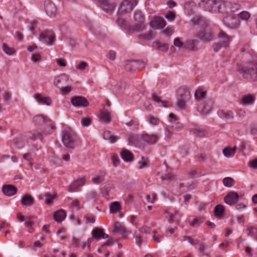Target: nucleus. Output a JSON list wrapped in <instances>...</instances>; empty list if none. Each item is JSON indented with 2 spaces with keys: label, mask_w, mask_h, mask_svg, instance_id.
Wrapping results in <instances>:
<instances>
[{
  "label": "nucleus",
  "mask_w": 257,
  "mask_h": 257,
  "mask_svg": "<svg viewBox=\"0 0 257 257\" xmlns=\"http://www.w3.org/2000/svg\"><path fill=\"white\" fill-rule=\"evenodd\" d=\"M236 70L244 78L257 81V63H250L246 65L238 64Z\"/></svg>",
  "instance_id": "f257e3e1"
},
{
  "label": "nucleus",
  "mask_w": 257,
  "mask_h": 257,
  "mask_svg": "<svg viewBox=\"0 0 257 257\" xmlns=\"http://www.w3.org/2000/svg\"><path fill=\"white\" fill-rule=\"evenodd\" d=\"M33 122L36 125L39 126L44 125L46 127L44 135L51 134L55 130V126L54 123L47 117L41 115H38L33 118Z\"/></svg>",
  "instance_id": "f03ea898"
},
{
  "label": "nucleus",
  "mask_w": 257,
  "mask_h": 257,
  "mask_svg": "<svg viewBox=\"0 0 257 257\" xmlns=\"http://www.w3.org/2000/svg\"><path fill=\"white\" fill-rule=\"evenodd\" d=\"M76 135L74 131L69 127H65L62 132V142L67 148H74Z\"/></svg>",
  "instance_id": "7ed1b4c3"
},
{
  "label": "nucleus",
  "mask_w": 257,
  "mask_h": 257,
  "mask_svg": "<svg viewBox=\"0 0 257 257\" xmlns=\"http://www.w3.org/2000/svg\"><path fill=\"white\" fill-rule=\"evenodd\" d=\"M198 5L205 11L217 12L220 9L221 1L220 0H201Z\"/></svg>",
  "instance_id": "20e7f679"
},
{
  "label": "nucleus",
  "mask_w": 257,
  "mask_h": 257,
  "mask_svg": "<svg viewBox=\"0 0 257 257\" xmlns=\"http://www.w3.org/2000/svg\"><path fill=\"white\" fill-rule=\"evenodd\" d=\"M39 40L48 46H52L56 41V37L52 31L45 30L41 33Z\"/></svg>",
  "instance_id": "39448f33"
},
{
  "label": "nucleus",
  "mask_w": 257,
  "mask_h": 257,
  "mask_svg": "<svg viewBox=\"0 0 257 257\" xmlns=\"http://www.w3.org/2000/svg\"><path fill=\"white\" fill-rule=\"evenodd\" d=\"M179 95L177 97V105L180 109H185L186 103L191 98L190 91L187 88H185L182 92L181 90H179Z\"/></svg>",
  "instance_id": "423d86ee"
},
{
  "label": "nucleus",
  "mask_w": 257,
  "mask_h": 257,
  "mask_svg": "<svg viewBox=\"0 0 257 257\" xmlns=\"http://www.w3.org/2000/svg\"><path fill=\"white\" fill-rule=\"evenodd\" d=\"M160 134L159 133H147L145 132L142 133V140L143 143H146L148 145L156 144L160 138Z\"/></svg>",
  "instance_id": "0eeeda50"
},
{
  "label": "nucleus",
  "mask_w": 257,
  "mask_h": 257,
  "mask_svg": "<svg viewBox=\"0 0 257 257\" xmlns=\"http://www.w3.org/2000/svg\"><path fill=\"white\" fill-rule=\"evenodd\" d=\"M218 38H225V41L218 43H214L213 45V49L215 52H217L222 47L226 48L228 47L231 41V38L222 31L219 33Z\"/></svg>",
  "instance_id": "6e6552de"
},
{
  "label": "nucleus",
  "mask_w": 257,
  "mask_h": 257,
  "mask_svg": "<svg viewBox=\"0 0 257 257\" xmlns=\"http://www.w3.org/2000/svg\"><path fill=\"white\" fill-rule=\"evenodd\" d=\"M127 139L130 145L140 148L143 147V141L142 140V134L140 135H136L130 133L127 135Z\"/></svg>",
  "instance_id": "1a4fd4ad"
},
{
  "label": "nucleus",
  "mask_w": 257,
  "mask_h": 257,
  "mask_svg": "<svg viewBox=\"0 0 257 257\" xmlns=\"http://www.w3.org/2000/svg\"><path fill=\"white\" fill-rule=\"evenodd\" d=\"M137 4V0H125L124 1L119 8V12L121 14L122 13H127L131 12L134 7Z\"/></svg>",
  "instance_id": "9d476101"
},
{
  "label": "nucleus",
  "mask_w": 257,
  "mask_h": 257,
  "mask_svg": "<svg viewBox=\"0 0 257 257\" xmlns=\"http://www.w3.org/2000/svg\"><path fill=\"white\" fill-rule=\"evenodd\" d=\"M72 104L76 107H86L88 106V100L81 96H74L71 98Z\"/></svg>",
  "instance_id": "9b49d317"
},
{
  "label": "nucleus",
  "mask_w": 257,
  "mask_h": 257,
  "mask_svg": "<svg viewBox=\"0 0 257 257\" xmlns=\"http://www.w3.org/2000/svg\"><path fill=\"white\" fill-rule=\"evenodd\" d=\"M46 13L50 17H54L56 14L57 9L54 3L50 0L45 1L44 4Z\"/></svg>",
  "instance_id": "f8f14e48"
},
{
  "label": "nucleus",
  "mask_w": 257,
  "mask_h": 257,
  "mask_svg": "<svg viewBox=\"0 0 257 257\" xmlns=\"http://www.w3.org/2000/svg\"><path fill=\"white\" fill-rule=\"evenodd\" d=\"M150 25L152 28L157 30L164 28L166 23L163 18L156 17L150 22Z\"/></svg>",
  "instance_id": "ddd939ff"
},
{
  "label": "nucleus",
  "mask_w": 257,
  "mask_h": 257,
  "mask_svg": "<svg viewBox=\"0 0 257 257\" xmlns=\"http://www.w3.org/2000/svg\"><path fill=\"white\" fill-rule=\"evenodd\" d=\"M239 199V196L234 191L228 192L224 197L225 202L230 205L235 204Z\"/></svg>",
  "instance_id": "4468645a"
},
{
  "label": "nucleus",
  "mask_w": 257,
  "mask_h": 257,
  "mask_svg": "<svg viewBox=\"0 0 257 257\" xmlns=\"http://www.w3.org/2000/svg\"><path fill=\"white\" fill-rule=\"evenodd\" d=\"M86 179L82 177L77 180L74 181L68 187L67 190L69 192H73L76 191L78 189L85 184Z\"/></svg>",
  "instance_id": "2eb2a0df"
},
{
  "label": "nucleus",
  "mask_w": 257,
  "mask_h": 257,
  "mask_svg": "<svg viewBox=\"0 0 257 257\" xmlns=\"http://www.w3.org/2000/svg\"><path fill=\"white\" fill-rule=\"evenodd\" d=\"M197 37L205 42H210L213 39V34L210 31L204 29L201 30L197 35Z\"/></svg>",
  "instance_id": "dca6fc26"
},
{
  "label": "nucleus",
  "mask_w": 257,
  "mask_h": 257,
  "mask_svg": "<svg viewBox=\"0 0 257 257\" xmlns=\"http://www.w3.org/2000/svg\"><path fill=\"white\" fill-rule=\"evenodd\" d=\"M91 235L93 238L97 240L108 237V235L105 233L101 228L98 227H95L92 230Z\"/></svg>",
  "instance_id": "f3484780"
},
{
  "label": "nucleus",
  "mask_w": 257,
  "mask_h": 257,
  "mask_svg": "<svg viewBox=\"0 0 257 257\" xmlns=\"http://www.w3.org/2000/svg\"><path fill=\"white\" fill-rule=\"evenodd\" d=\"M190 131L194 136L198 137H205L208 134L205 129L198 126H193L190 128Z\"/></svg>",
  "instance_id": "a211bd4d"
},
{
  "label": "nucleus",
  "mask_w": 257,
  "mask_h": 257,
  "mask_svg": "<svg viewBox=\"0 0 257 257\" xmlns=\"http://www.w3.org/2000/svg\"><path fill=\"white\" fill-rule=\"evenodd\" d=\"M141 64L142 63L139 61L126 60L124 62L123 67L126 71H131L136 70Z\"/></svg>",
  "instance_id": "6ab92c4d"
},
{
  "label": "nucleus",
  "mask_w": 257,
  "mask_h": 257,
  "mask_svg": "<svg viewBox=\"0 0 257 257\" xmlns=\"http://www.w3.org/2000/svg\"><path fill=\"white\" fill-rule=\"evenodd\" d=\"M34 97L35 100L41 104L50 105L52 102L51 99L49 97L43 96L39 93L35 94Z\"/></svg>",
  "instance_id": "aec40b11"
},
{
  "label": "nucleus",
  "mask_w": 257,
  "mask_h": 257,
  "mask_svg": "<svg viewBox=\"0 0 257 257\" xmlns=\"http://www.w3.org/2000/svg\"><path fill=\"white\" fill-rule=\"evenodd\" d=\"M192 22L193 24L198 25L200 26H206L209 24V20L206 18L199 16H194L192 18Z\"/></svg>",
  "instance_id": "412c9836"
},
{
  "label": "nucleus",
  "mask_w": 257,
  "mask_h": 257,
  "mask_svg": "<svg viewBox=\"0 0 257 257\" xmlns=\"http://www.w3.org/2000/svg\"><path fill=\"white\" fill-rule=\"evenodd\" d=\"M2 191L5 195L11 196L16 194L17 189L13 185H7L3 186Z\"/></svg>",
  "instance_id": "4be33fe9"
},
{
  "label": "nucleus",
  "mask_w": 257,
  "mask_h": 257,
  "mask_svg": "<svg viewBox=\"0 0 257 257\" xmlns=\"http://www.w3.org/2000/svg\"><path fill=\"white\" fill-rule=\"evenodd\" d=\"M218 115L221 118L228 120H232L234 118V113L231 110H219Z\"/></svg>",
  "instance_id": "5701e85b"
},
{
  "label": "nucleus",
  "mask_w": 257,
  "mask_h": 257,
  "mask_svg": "<svg viewBox=\"0 0 257 257\" xmlns=\"http://www.w3.org/2000/svg\"><path fill=\"white\" fill-rule=\"evenodd\" d=\"M69 76L65 73H62L56 76L53 82L54 85L56 87H59V84L62 82L66 83L69 80Z\"/></svg>",
  "instance_id": "b1692460"
},
{
  "label": "nucleus",
  "mask_w": 257,
  "mask_h": 257,
  "mask_svg": "<svg viewBox=\"0 0 257 257\" xmlns=\"http://www.w3.org/2000/svg\"><path fill=\"white\" fill-rule=\"evenodd\" d=\"M120 155L122 160L126 162H132L134 160L133 154L128 150L123 149L121 151Z\"/></svg>",
  "instance_id": "393cba45"
},
{
  "label": "nucleus",
  "mask_w": 257,
  "mask_h": 257,
  "mask_svg": "<svg viewBox=\"0 0 257 257\" xmlns=\"http://www.w3.org/2000/svg\"><path fill=\"white\" fill-rule=\"evenodd\" d=\"M198 42L195 40H190L187 41L185 44V47L192 51H197L198 50Z\"/></svg>",
  "instance_id": "a878e982"
},
{
  "label": "nucleus",
  "mask_w": 257,
  "mask_h": 257,
  "mask_svg": "<svg viewBox=\"0 0 257 257\" xmlns=\"http://www.w3.org/2000/svg\"><path fill=\"white\" fill-rule=\"evenodd\" d=\"M34 198L30 195H24L21 198V204L24 206H31L34 203Z\"/></svg>",
  "instance_id": "bb28decb"
},
{
  "label": "nucleus",
  "mask_w": 257,
  "mask_h": 257,
  "mask_svg": "<svg viewBox=\"0 0 257 257\" xmlns=\"http://www.w3.org/2000/svg\"><path fill=\"white\" fill-rule=\"evenodd\" d=\"M102 137L104 140H108L110 143H114L118 140L117 136L112 135L110 132L108 131L103 132Z\"/></svg>",
  "instance_id": "cd10ccee"
},
{
  "label": "nucleus",
  "mask_w": 257,
  "mask_h": 257,
  "mask_svg": "<svg viewBox=\"0 0 257 257\" xmlns=\"http://www.w3.org/2000/svg\"><path fill=\"white\" fill-rule=\"evenodd\" d=\"M66 216L65 211L62 209L57 211L54 214L53 217L58 222H62L64 220Z\"/></svg>",
  "instance_id": "c85d7f7f"
},
{
  "label": "nucleus",
  "mask_w": 257,
  "mask_h": 257,
  "mask_svg": "<svg viewBox=\"0 0 257 257\" xmlns=\"http://www.w3.org/2000/svg\"><path fill=\"white\" fill-rule=\"evenodd\" d=\"M165 213L167 214L166 218L168 219L169 222L172 223L174 222H177L178 220L177 217L178 215L179 216V212L178 211H175L174 213H172L167 210H165Z\"/></svg>",
  "instance_id": "c756f323"
},
{
  "label": "nucleus",
  "mask_w": 257,
  "mask_h": 257,
  "mask_svg": "<svg viewBox=\"0 0 257 257\" xmlns=\"http://www.w3.org/2000/svg\"><path fill=\"white\" fill-rule=\"evenodd\" d=\"M118 26L123 30L129 31L131 30V25L123 18L118 17L116 20Z\"/></svg>",
  "instance_id": "7c9ffc66"
},
{
  "label": "nucleus",
  "mask_w": 257,
  "mask_h": 257,
  "mask_svg": "<svg viewBox=\"0 0 257 257\" xmlns=\"http://www.w3.org/2000/svg\"><path fill=\"white\" fill-rule=\"evenodd\" d=\"M105 173L100 172L98 175H96L92 178V182L95 184H99L105 180Z\"/></svg>",
  "instance_id": "2f4dec72"
},
{
  "label": "nucleus",
  "mask_w": 257,
  "mask_h": 257,
  "mask_svg": "<svg viewBox=\"0 0 257 257\" xmlns=\"http://www.w3.org/2000/svg\"><path fill=\"white\" fill-rule=\"evenodd\" d=\"M214 212L216 217L221 218L224 214V206L221 204L216 205L214 208Z\"/></svg>",
  "instance_id": "473e14b6"
},
{
  "label": "nucleus",
  "mask_w": 257,
  "mask_h": 257,
  "mask_svg": "<svg viewBox=\"0 0 257 257\" xmlns=\"http://www.w3.org/2000/svg\"><path fill=\"white\" fill-rule=\"evenodd\" d=\"M146 25L144 22L136 23L133 26H131V30L129 31L139 32L143 31L145 28Z\"/></svg>",
  "instance_id": "72a5a7b5"
},
{
  "label": "nucleus",
  "mask_w": 257,
  "mask_h": 257,
  "mask_svg": "<svg viewBox=\"0 0 257 257\" xmlns=\"http://www.w3.org/2000/svg\"><path fill=\"white\" fill-rule=\"evenodd\" d=\"M113 231L120 234H124L126 232V229L121 223L116 222L113 226Z\"/></svg>",
  "instance_id": "f704fd0d"
},
{
  "label": "nucleus",
  "mask_w": 257,
  "mask_h": 257,
  "mask_svg": "<svg viewBox=\"0 0 257 257\" xmlns=\"http://www.w3.org/2000/svg\"><path fill=\"white\" fill-rule=\"evenodd\" d=\"M154 44L156 48L160 51L166 52L169 49V45L167 44L162 43L159 41H155Z\"/></svg>",
  "instance_id": "c9c22d12"
},
{
  "label": "nucleus",
  "mask_w": 257,
  "mask_h": 257,
  "mask_svg": "<svg viewBox=\"0 0 257 257\" xmlns=\"http://www.w3.org/2000/svg\"><path fill=\"white\" fill-rule=\"evenodd\" d=\"M121 209L120 204L118 202H113L109 204V211L112 214H115L119 211Z\"/></svg>",
  "instance_id": "e433bc0d"
},
{
  "label": "nucleus",
  "mask_w": 257,
  "mask_h": 257,
  "mask_svg": "<svg viewBox=\"0 0 257 257\" xmlns=\"http://www.w3.org/2000/svg\"><path fill=\"white\" fill-rule=\"evenodd\" d=\"M146 119L150 124L153 126L158 125L161 122L159 118L152 115H148Z\"/></svg>",
  "instance_id": "4c0bfd02"
},
{
  "label": "nucleus",
  "mask_w": 257,
  "mask_h": 257,
  "mask_svg": "<svg viewBox=\"0 0 257 257\" xmlns=\"http://www.w3.org/2000/svg\"><path fill=\"white\" fill-rule=\"evenodd\" d=\"M246 230L248 231V235L253 237L257 240V226H246Z\"/></svg>",
  "instance_id": "58836bf2"
},
{
  "label": "nucleus",
  "mask_w": 257,
  "mask_h": 257,
  "mask_svg": "<svg viewBox=\"0 0 257 257\" xmlns=\"http://www.w3.org/2000/svg\"><path fill=\"white\" fill-rule=\"evenodd\" d=\"M254 101V98L252 96L248 95L242 97L240 103L244 105H247L252 104Z\"/></svg>",
  "instance_id": "ea45409f"
},
{
  "label": "nucleus",
  "mask_w": 257,
  "mask_h": 257,
  "mask_svg": "<svg viewBox=\"0 0 257 257\" xmlns=\"http://www.w3.org/2000/svg\"><path fill=\"white\" fill-rule=\"evenodd\" d=\"M211 109V107L209 105H205L204 106L199 105L197 107V110L200 113L204 114H206L209 113Z\"/></svg>",
  "instance_id": "a19ab883"
},
{
  "label": "nucleus",
  "mask_w": 257,
  "mask_h": 257,
  "mask_svg": "<svg viewBox=\"0 0 257 257\" xmlns=\"http://www.w3.org/2000/svg\"><path fill=\"white\" fill-rule=\"evenodd\" d=\"M236 149L235 148H226L223 150V155L227 158L233 157L235 153Z\"/></svg>",
  "instance_id": "79ce46f5"
},
{
  "label": "nucleus",
  "mask_w": 257,
  "mask_h": 257,
  "mask_svg": "<svg viewBox=\"0 0 257 257\" xmlns=\"http://www.w3.org/2000/svg\"><path fill=\"white\" fill-rule=\"evenodd\" d=\"M100 117L101 120L106 123H109L111 120L109 112L106 110H103L101 112Z\"/></svg>",
  "instance_id": "37998d69"
},
{
  "label": "nucleus",
  "mask_w": 257,
  "mask_h": 257,
  "mask_svg": "<svg viewBox=\"0 0 257 257\" xmlns=\"http://www.w3.org/2000/svg\"><path fill=\"white\" fill-rule=\"evenodd\" d=\"M206 91L201 89L197 90L195 93V97L198 100H202L205 98Z\"/></svg>",
  "instance_id": "c03bdc74"
},
{
  "label": "nucleus",
  "mask_w": 257,
  "mask_h": 257,
  "mask_svg": "<svg viewBox=\"0 0 257 257\" xmlns=\"http://www.w3.org/2000/svg\"><path fill=\"white\" fill-rule=\"evenodd\" d=\"M75 68L78 70L83 72L88 68V64L86 62L80 61L76 64Z\"/></svg>",
  "instance_id": "a18cd8bd"
},
{
  "label": "nucleus",
  "mask_w": 257,
  "mask_h": 257,
  "mask_svg": "<svg viewBox=\"0 0 257 257\" xmlns=\"http://www.w3.org/2000/svg\"><path fill=\"white\" fill-rule=\"evenodd\" d=\"M3 50L5 53L9 55H12L16 53V50L14 48L9 47L6 44H3Z\"/></svg>",
  "instance_id": "49530a36"
},
{
  "label": "nucleus",
  "mask_w": 257,
  "mask_h": 257,
  "mask_svg": "<svg viewBox=\"0 0 257 257\" xmlns=\"http://www.w3.org/2000/svg\"><path fill=\"white\" fill-rule=\"evenodd\" d=\"M134 19L136 23L144 22V17L140 12L136 11L135 12Z\"/></svg>",
  "instance_id": "de8ad7c7"
},
{
  "label": "nucleus",
  "mask_w": 257,
  "mask_h": 257,
  "mask_svg": "<svg viewBox=\"0 0 257 257\" xmlns=\"http://www.w3.org/2000/svg\"><path fill=\"white\" fill-rule=\"evenodd\" d=\"M223 185L227 187H231L234 185V180L230 177H225L223 180Z\"/></svg>",
  "instance_id": "09e8293b"
},
{
  "label": "nucleus",
  "mask_w": 257,
  "mask_h": 257,
  "mask_svg": "<svg viewBox=\"0 0 257 257\" xmlns=\"http://www.w3.org/2000/svg\"><path fill=\"white\" fill-rule=\"evenodd\" d=\"M45 196L46 197L45 203L47 205L51 204L53 200L55 199V196L51 194L50 193H45Z\"/></svg>",
  "instance_id": "8fccbe9b"
},
{
  "label": "nucleus",
  "mask_w": 257,
  "mask_h": 257,
  "mask_svg": "<svg viewBox=\"0 0 257 257\" xmlns=\"http://www.w3.org/2000/svg\"><path fill=\"white\" fill-rule=\"evenodd\" d=\"M238 16L240 19L246 21L250 17V14L247 11H242L238 14Z\"/></svg>",
  "instance_id": "3c124183"
},
{
  "label": "nucleus",
  "mask_w": 257,
  "mask_h": 257,
  "mask_svg": "<svg viewBox=\"0 0 257 257\" xmlns=\"http://www.w3.org/2000/svg\"><path fill=\"white\" fill-rule=\"evenodd\" d=\"M152 100L157 103H161L162 105L164 107H167L166 105V102L164 101H163L161 99V98L158 96L156 94H152Z\"/></svg>",
  "instance_id": "603ef678"
},
{
  "label": "nucleus",
  "mask_w": 257,
  "mask_h": 257,
  "mask_svg": "<svg viewBox=\"0 0 257 257\" xmlns=\"http://www.w3.org/2000/svg\"><path fill=\"white\" fill-rule=\"evenodd\" d=\"M203 220L201 218H195L193 220H191L190 219H188V222L189 225L191 226H194L197 225L198 223L202 222Z\"/></svg>",
  "instance_id": "864d4df0"
},
{
  "label": "nucleus",
  "mask_w": 257,
  "mask_h": 257,
  "mask_svg": "<svg viewBox=\"0 0 257 257\" xmlns=\"http://www.w3.org/2000/svg\"><path fill=\"white\" fill-rule=\"evenodd\" d=\"M172 131H179L183 128V125L179 122H175L174 124H171Z\"/></svg>",
  "instance_id": "5fc2aeb1"
},
{
  "label": "nucleus",
  "mask_w": 257,
  "mask_h": 257,
  "mask_svg": "<svg viewBox=\"0 0 257 257\" xmlns=\"http://www.w3.org/2000/svg\"><path fill=\"white\" fill-rule=\"evenodd\" d=\"M43 135L41 133H31L29 138L33 139H40L43 138Z\"/></svg>",
  "instance_id": "6e6d98bb"
},
{
  "label": "nucleus",
  "mask_w": 257,
  "mask_h": 257,
  "mask_svg": "<svg viewBox=\"0 0 257 257\" xmlns=\"http://www.w3.org/2000/svg\"><path fill=\"white\" fill-rule=\"evenodd\" d=\"M178 117L176 115L173 113H170L168 120L171 124H174L175 122L178 121Z\"/></svg>",
  "instance_id": "4d7b16f0"
},
{
  "label": "nucleus",
  "mask_w": 257,
  "mask_h": 257,
  "mask_svg": "<svg viewBox=\"0 0 257 257\" xmlns=\"http://www.w3.org/2000/svg\"><path fill=\"white\" fill-rule=\"evenodd\" d=\"M34 224V217L29 216L27 217L25 225L27 227L31 228Z\"/></svg>",
  "instance_id": "13d9d810"
},
{
  "label": "nucleus",
  "mask_w": 257,
  "mask_h": 257,
  "mask_svg": "<svg viewBox=\"0 0 257 257\" xmlns=\"http://www.w3.org/2000/svg\"><path fill=\"white\" fill-rule=\"evenodd\" d=\"M81 122L83 126H88L91 123V119L90 117L83 118Z\"/></svg>",
  "instance_id": "bf43d9fd"
},
{
  "label": "nucleus",
  "mask_w": 257,
  "mask_h": 257,
  "mask_svg": "<svg viewBox=\"0 0 257 257\" xmlns=\"http://www.w3.org/2000/svg\"><path fill=\"white\" fill-rule=\"evenodd\" d=\"M92 238H88L86 242H81L80 243L79 247H81L82 248H84L86 246L88 248H90V244L92 241Z\"/></svg>",
  "instance_id": "052dcab7"
},
{
  "label": "nucleus",
  "mask_w": 257,
  "mask_h": 257,
  "mask_svg": "<svg viewBox=\"0 0 257 257\" xmlns=\"http://www.w3.org/2000/svg\"><path fill=\"white\" fill-rule=\"evenodd\" d=\"M57 65L62 67H65L66 66V61L64 59L59 58L56 60Z\"/></svg>",
  "instance_id": "680f3d73"
},
{
  "label": "nucleus",
  "mask_w": 257,
  "mask_h": 257,
  "mask_svg": "<svg viewBox=\"0 0 257 257\" xmlns=\"http://www.w3.org/2000/svg\"><path fill=\"white\" fill-rule=\"evenodd\" d=\"M31 59L34 62H40L41 60V56L40 54L35 53L32 55Z\"/></svg>",
  "instance_id": "e2e57ef3"
},
{
  "label": "nucleus",
  "mask_w": 257,
  "mask_h": 257,
  "mask_svg": "<svg viewBox=\"0 0 257 257\" xmlns=\"http://www.w3.org/2000/svg\"><path fill=\"white\" fill-rule=\"evenodd\" d=\"M134 237L136 239V243L138 245L140 246L143 243V237L141 235L138 234L137 233L135 234Z\"/></svg>",
  "instance_id": "0e129e2a"
},
{
  "label": "nucleus",
  "mask_w": 257,
  "mask_h": 257,
  "mask_svg": "<svg viewBox=\"0 0 257 257\" xmlns=\"http://www.w3.org/2000/svg\"><path fill=\"white\" fill-rule=\"evenodd\" d=\"M111 161L113 165L115 167L117 166L120 163V160L117 156H112L111 157Z\"/></svg>",
  "instance_id": "69168bd1"
},
{
  "label": "nucleus",
  "mask_w": 257,
  "mask_h": 257,
  "mask_svg": "<svg viewBox=\"0 0 257 257\" xmlns=\"http://www.w3.org/2000/svg\"><path fill=\"white\" fill-rule=\"evenodd\" d=\"M174 45L177 47L181 48L183 45V43L179 38H176L174 40Z\"/></svg>",
  "instance_id": "338daca9"
},
{
  "label": "nucleus",
  "mask_w": 257,
  "mask_h": 257,
  "mask_svg": "<svg viewBox=\"0 0 257 257\" xmlns=\"http://www.w3.org/2000/svg\"><path fill=\"white\" fill-rule=\"evenodd\" d=\"M151 230V228L147 226H143L140 228L139 231L142 233H149Z\"/></svg>",
  "instance_id": "774afa93"
}]
</instances>
